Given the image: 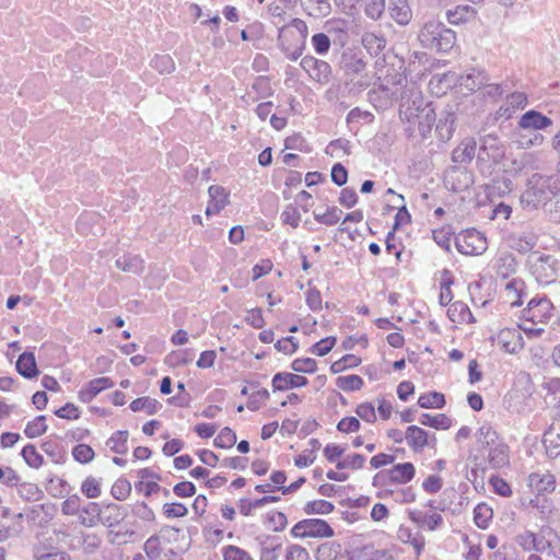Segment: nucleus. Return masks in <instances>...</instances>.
<instances>
[{
	"instance_id": "f3484780",
	"label": "nucleus",
	"mask_w": 560,
	"mask_h": 560,
	"mask_svg": "<svg viewBox=\"0 0 560 560\" xmlns=\"http://www.w3.org/2000/svg\"><path fill=\"white\" fill-rule=\"evenodd\" d=\"M527 103V97L522 92H514L511 93L508 97L505 103L499 107L495 115L497 118H510L514 112L518 108H523Z\"/></svg>"
},
{
	"instance_id": "7ed1b4c3",
	"label": "nucleus",
	"mask_w": 560,
	"mask_h": 560,
	"mask_svg": "<svg viewBox=\"0 0 560 560\" xmlns=\"http://www.w3.org/2000/svg\"><path fill=\"white\" fill-rule=\"evenodd\" d=\"M489 81V77L483 70L472 69L468 73L446 72L443 74H434L431 79V84L435 82L445 83L446 89L454 85H459L469 92H475L483 88Z\"/></svg>"
},
{
	"instance_id": "8fccbe9b",
	"label": "nucleus",
	"mask_w": 560,
	"mask_h": 560,
	"mask_svg": "<svg viewBox=\"0 0 560 560\" xmlns=\"http://www.w3.org/2000/svg\"><path fill=\"white\" fill-rule=\"evenodd\" d=\"M94 455L95 453L93 448L88 444H78L72 448L73 458L81 464H88L92 462Z\"/></svg>"
},
{
	"instance_id": "dca6fc26",
	"label": "nucleus",
	"mask_w": 560,
	"mask_h": 560,
	"mask_svg": "<svg viewBox=\"0 0 560 560\" xmlns=\"http://www.w3.org/2000/svg\"><path fill=\"white\" fill-rule=\"evenodd\" d=\"M528 486L539 494L551 493L556 489V478L549 472H532L528 476Z\"/></svg>"
},
{
	"instance_id": "864d4df0",
	"label": "nucleus",
	"mask_w": 560,
	"mask_h": 560,
	"mask_svg": "<svg viewBox=\"0 0 560 560\" xmlns=\"http://www.w3.org/2000/svg\"><path fill=\"white\" fill-rule=\"evenodd\" d=\"M70 555L66 551L57 549H50L45 551L43 549H36L34 551V560H70Z\"/></svg>"
},
{
	"instance_id": "7c9ffc66",
	"label": "nucleus",
	"mask_w": 560,
	"mask_h": 560,
	"mask_svg": "<svg viewBox=\"0 0 560 560\" xmlns=\"http://www.w3.org/2000/svg\"><path fill=\"white\" fill-rule=\"evenodd\" d=\"M475 15V9L469 5H457L454 10H447L446 18L451 24L464 23Z\"/></svg>"
},
{
	"instance_id": "a18cd8bd",
	"label": "nucleus",
	"mask_w": 560,
	"mask_h": 560,
	"mask_svg": "<svg viewBox=\"0 0 560 560\" xmlns=\"http://www.w3.org/2000/svg\"><path fill=\"white\" fill-rule=\"evenodd\" d=\"M335 506L332 503L326 500H315L307 502L304 506L306 514H329L334 511Z\"/></svg>"
},
{
	"instance_id": "c85d7f7f",
	"label": "nucleus",
	"mask_w": 560,
	"mask_h": 560,
	"mask_svg": "<svg viewBox=\"0 0 560 560\" xmlns=\"http://www.w3.org/2000/svg\"><path fill=\"white\" fill-rule=\"evenodd\" d=\"M304 9L308 15L320 19L331 13V4L329 0H305Z\"/></svg>"
},
{
	"instance_id": "6ab92c4d",
	"label": "nucleus",
	"mask_w": 560,
	"mask_h": 560,
	"mask_svg": "<svg viewBox=\"0 0 560 560\" xmlns=\"http://www.w3.org/2000/svg\"><path fill=\"white\" fill-rule=\"evenodd\" d=\"M445 30L446 27L442 23L429 21L421 28L418 38L424 48H430L434 46L438 37H440Z\"/></svg>"
},
{
	"instance_id": "e433bc0d",
	"label": "nucleus",
	"mask_w": 560,
	"mask_h": 560,
	"mask_svg": "<svg viewBox=\"0 0 560 560\" xmlns=\"http://www.w3.org/2000/svg\"><path fill=\"white\" fill-rule=\"evenodd\" d=\"M128 431H117L107 441L109 448L117 454L127 452Z\"/></svg>"
},
{
	"instance_id": "052dcab7",
	"label": "nucleus",
	"mask_w": 560,
	"mask_h": 560,
	"mask_svg": "<svg viewBox=\"0 0 560 560\" xmlns=\"http://www.w3.org/2000/svg\"><path fill=\"white\" fill-rule=\"evenodd\" d=\"M223 558L224 560H253L247 551L233 545L223 548Z\"/></svg>"
},
{
	"instance_id": "ddd939ff",
	"label": "nucleus",
	"mask_w": 560,
	"mask_h": 560,
	"mask_svg": "<svg viewBox=\"0 0 560 560\" xmlns=\"http://www.w3.org/2000/svg\"><path fill=\"white\" fill-rule=\"evenodd\" d=\"M308 384V381L305 376L289 373V372H279L272 377V388L273 392L277 390H288L291 388L303 387Z\"/></svg>"
},
{
	"instance_id": "5701e85b",
	"label": "nucleus",
	"mask_w": 560,
	"mask_h": 560,
	"mask_svg": "<svg viewBox=\"0 0 560 560\" xmlns=\"http://www.w3.org/2000/svg\"><path fill=\"white\" fill-rule=\"evenodd\" d=\"M477 143L474 139H465L454 149L452 160L455 163H469L476 154Z\"/></svg>"
},
{
	"instance_id": "a211bd4d",
	"label": "nucleus",
	"mask_w": 560,
	"mask_h": 560,
	"mask_svg": "<svg viewBox=\"0 0 560 560\" xmlns=\"http://www.w3.org/2000/svg\"><path fill=\"white\" fill-rule=\"evenodd\" d=\"M388 12L399 25H407L412 19V11L407 0H389Z\"/></svg>"
},
{
	"instance_id": "4d7b16f0",
	"label": "nucleus",
	"mask_w": 560,
	"mask_h": 560,
	"mask_svg": "<svg viewBox=\"0 0 560 560\" xmlns=\"http://www.w3.org/2000/svg\"><path fill=\"white\" fill-rule=\"evenodd\" d=\"M80 510H81V499L77 494H73V495L67 498L61 503V512L65 515H68V516L78 515L79 516Z\"/></svg>"
},
{
	"instance_id": "4be33fe9",
	"label": "nucleus",
	"mask_w": 560,
	"mask_h": 560,
	"mask_svg": "<svg viewBox=\"0 0 560 560\" xmlns=\"http://www.w3.org/2000/svg\"><path fill=\"white\" fill-rule=\"evenodd\" d=\"M509 243L513 249L520 253H527L535 247L537 237L532 232L514 233L510 236Z\"/></svg>"
},
{
	"instance_id": "c03bdc74",
	"label": "nucleus",
	"mask_w": 560,
	"mask_h": 560,
	"mask_svg": "<svg viewBox=\"0 0 560 560\" xmlns=\"http://www.w3.org/2000/svg\"><path fill=\"white\" fill-rule=\"evenodd\" d=\"M45 416H38L26 424L24 433L27 438L34 439L44 434L47 430Z\"/></svg>"
},
{
	"instance_id": "5fc2aeb1",
	"label": "nucleus",
	"mask_w": 560,
	"mask_h": 560,
	"mask_svg": "<svg viewBox=\"0 0 560 560\" xmlns=\"http://www.w3.org/2000/svg\"><path fill=\"white\" fill-rule=\"evenodd\" d=\"M291 369L298 373H315L317 370V362L312 358L295 359L291 363Z\"/></svg>"
},
{
	"instance_id": "c9c22d12",
	"label": "nucleus",
	"mask_w": 560,
	"mask_h": 560,
	"mask_svg": "<svg viewBox=\"0 0 560 560\" xmlns=\"http://www.w3.org/2000/svg\"><path fill=\"white\" fill-rule=\"evenodd\" d=\"M385 8V0H365L364 14L373 21H378L383 16Z\"/></svg>"
},
{
	"instance_id": "ea45409f",
	"label": "nucleus",
	"mask_w": 560,
	"mask_h": 560,
	"mask_svg": "<svg viewBox=\"0 0 560 560\" xmlns=\"http://www.w3.org/2000/svg\"><path fill=\"white\" fill-rule=\"evenodd\" d=\"M151 67L161 74H168L175 70V62L168 55H158L151 60Z\"/></svg>"
},
{
	"instance_id": "bb28decb",
	"label": "nucleus",
	"mask_w": 560,
	"mask_h": 560,
	"mask_svg": "<svg viewBox=\"0 0 560 560\" xmlns=\"http://www.w3.org/2000/svg\"><path fill=\"white\" fill-rule=\"evenodd\" d=\"M410 520L415 522L418 526L424 527L429 530H435L443 523V517L439 513L424 514L421 512H411Z\"/></svg>"
},
{
	"instance_id": "9d476101",
	"label": "nucleus",
	"mask_w": 560,
	"mask_h": 560,
	"mask_svg": "<svg viewBox=\"0 0 560 560\" xmlns=\"http://www.w3.org/2000/svg\"><path fill=\"white\" fill-rule=\"evenodd\" d=\"M301 67L308 73L311 79L320 84H326L330 80L331 67L324 60L316 59L313 56H305L301 60Z\"/></svg>"
},
{
	"instance_id": "473e14b6",
	"label": "nucleus",
	"mask_w": 560,
	"mask_h": 560,
	"mask_svg": "<svg viewBox=\"0 0 560 560\" xmlns=\"http://www.w3.org/2000/svg\"><path fill=\"white\" fill-rule=\"evenodd\" d=\"M499 339L500 342L503 343L505 351L509 353H515L522 348V345L520 343L522 337L517 331L502 330L499 335Z\"/></svg>"
},
{
	"instance_id": "4468645a",
	"label": "nucleus",
	"mask_w": 560,
	"mask_h": 560,
	"mask_svg": "<svg viewBox=\"0 0 560 560\" xmlns=\"http://www.w3.org/2000/svg\"><path fill=\"white\" fill-rule=\"evenodd\" d=\"M208 194L210 200L206 209V215L211 217L218 214L229 203V192L220 185H211L208 188Z\"/></svg>"
},
{
	"instance_id": "6e6d98bb",
	"label": "nucleus",
	"mask_w": 560,
	"mask_h": 560,
	"mask_svg": "<svg viewBox=\"0 0 560 560\" xmlns=\"http://www.w3.org/2000/svg\"><path fill=\"white\" fill-rule=\"evenodd\" d=\"M447 314L452 322H463L465 320L466 315L471 316V313L466 304L459 301L451 304Z\"/></svg>"
},
{
	"instance_id": "680f3d73",
	"label": "nucleus",
	"mask_w": 560,
	"mask_h": 560,
	"mask_svg": "<svg viewBox=\"0 0 560 560\" xmlns=\"http://www.w3.org/2000/svg\"><path fill=\"white\" fill-rule=\"evenodd\" d=\"M355 413L360 419L369 423H374L376 421L375 407L371 402L360 404L355 408Z\"/></svg>"
},
{
	"instance_id": "423d86ee",
	"label": "nucleus",
	"mask_w": 560,
	"mask_h": 560,
	"mask_svg": "<svg viewBox=\"0 0 560 560\" xmlns=\"http://www.w3.org/2000/svg\"><path fill=\"white\" fill-rule=\"evenodd\" d=\"M456 248L464 255H481L487 249L486 237L477 230L462 232L455 241Z\"/></svg>"
},
{
	"instance_id": "a878e982",
	"label": "nucleus",
	"mask_w": 560,
	"mask_h": 560,
	"mask_svg": "<svg viewBox=\"0 0 560 560\" xmlns=\"http://www.w3.org/2000/svg\"><path fill=\"white\" fill-rule=\"evenodd\" d=\"M101 506L96 502H90L79 513V522L84 527H94L100 523Z\"/></svg>"
},
{
	"instance_id": "4c0bfd02",
	"label": "nucleus",
	"mask_w": 560,
	"mask_h": 560,
	"mask_svg": "<svg viewBox=\"0 0 560 560\" xmlns=\"http://www.w3.org/2000/svg\"><path fill=\"white\" fill-rule=\"evenodd\" d=\"M454 44L455 33L452 30L446 28L443 31V34L438 37L434 46H431L429 49H434L440 52H447L453 48Z\"/></svg>"
},
{
	"instance_id": "39448f33",
	"label": "nucleus",
	"mask_w": 560,
	"mask_h": 560,
	"mask_svg": "<svg viewBox=\"0 0 560 560\" xmlns=\"http://www.w3.org/2000/svg\"><path fill=\"white\" fill-rule=\"evenodd\" d=\"M366 65L368 63L364 60L363 56H361V54L359 52L345 51L341 56V70L345 72L347 77H361L359 85L364 89L370 85V80L365 74Z\"/></svg>"
},
{
	"instance_id": "a19ab883",
	"label": "nucleus",
	"mask_w": 560,
	"mask_h": 560,
	"mask_svg": "<svg viewBox=\"0 0 560 560\" xmlns=\"http://www.w3.org/2000/svg\"><path fill=\"white\" fill-rule=\"evenodd\" d=\"M21 455L25 463L32 468H39L44 463L43 456L37 452L33 444L25 445Z\"/></svg>"
},
{
	"instance_id": "774afa93",
	"label": "nucleus",
	"mask_w": 560,
	"mask_h": 560,
	"mask_svg": "<svg viewBox=\"0 0 560 560\" xmlns=\"http://www.w3.org/2000/svg\"><path fill=\"white\" fill-rule=\"evenodd\" d=\"M131 491L130 483L127 480H118L112 487V494L117 500H125Z\"/></svg>"
},
{
	"instance_id": "f704fd0d",
	"label": "nucleus",
	"mask_w": 560,
	"mask_h": 560,
	"mask_svg": "<svg viewBox=\"0 0 560 560\" xmlns=\"http://www.w3.org/2000/svg\"><path fill=\"white\" fill-rule=\"evenodd\" d=\"M282 545L276 538H268L261 545L260 560H277L280 556Z\"/></svg>"
},
{
	"instance_id": "393cba45",
	"label": "nucleus",
	"mask_w": 560,
	"mask_h": 560,
	"mask_svg": "<svg viewBox=\"0 0 560 560\" xmlns=\"http://www.w3.org/2000/svg\"><path fill=\"white\" fill-rule=\"evenodd\" d=\"M18 372L25 378L35 377L39 371L33 352H23L16 361Z\"/></svg>"
},
{
	"instance_id": "aec40b11",
	"label": "nucleus",
	"mask_w": 560,
	"mask_h": 560,
	"mask_svg": "<svg viewBox=\"0 0 560 560\" xmlns=\"http://www.w3.org/2000/svg\"><path fill=\"white\" fill-rule=\"evenodd\" d=\"M114 386L109 377H98L89 382L88 387L79 392V398L83 402H90L102 390Z\"/></svg>"
},
{
	"instance_id": "412c9836",
	"label": "nucleus",
	"mask_w": 560,
	"mask_h": 560,
	"mask_svg": "<svg viewBox=\"0 0 560 560\" xmlns=\"http://www.w3.org/2000/svg\"><path fill=\"white\" fill-rule=\"evenodd\" d=\"M361 44L371 56H378L386 47V39L381 33L365 32L361 37Z\"/></svg>"
},
{
	"instance_id": "2eb2a0df",
	"label": "nucleus",
	"mask_w": 560,
	"mask_h": 560,
	"mask_svg": "<svg viewBox=\"0 0 560 560\" xmlns=\"http://www.w3.org/2000/svg\"><path fill=\"white\" fill-rule=\"evenodd\" d=\"M101 514L100 523L107 528H115L127 517L128 511L122 505L110 503L103 509L101 508Z\"/></svg>"
},
{
	"instance_id": "c756f323",
	"label": "nucleus",
	"mask_w": 560,
	"mask_h": 560,
	"mask_svg": "<svg viewBox=\"0 0 560 560\" xmlns=\"http://www.w3.org/2000/svg\"><path fill=\"white\" fill-rule=\"evenodd\" d=\"M160 408V404L156 399L148 396L139 397L131 401L130 409L133 412L144 411L147 415H155Z\"/></svg>"
},
{
	"instance_id": "13d9d810",
	"label": "nucleus",
	"mask_w": 560,
	"mask_h": 560,
	"mask_svg": "<svg viewBox=\"0 0 560 560\" xmlns=\"http://www.w3.org/2000/svg\"><path fill=\"white\" fill-rule=\"evenodd\" d=\"M310 555L307 550L300 545H290L287 547L283 555V560H308Z\"/></svg>"
},
{
	"instance_id": "9b49d317",
	"label": "nucleus",
	"mask_w": 560,
	"mask_h": 560,
	"mask_svg": "<svg viewBox=\"0 0 560 560\" xmlns=\"http://www.w3.org/2000/svg\"><path fill=\"white\" fill-rule=\"evenodd\" d=\"M552 125V120L536 110H528L525 113L520 121L518 129L523 131L537 132L538 130L546 129Z\"/></svg>"
},
{
	"instance_id": "79ce46f5",
	"label": "nucleus",
	"mask_w": 560,
	"mask_h": 560,
	"mask_svg": "<svg viewBox=\"0 0 560 560\" xmlns=\"http://www.w3.org/2000/svg\"><path fill=\"white\" fill-rule=\"evenodd\" d=\"M336 385L345 392L359 390L363 386V380L361 376L354 374L339 376L336 380Z\"/></svg>"
},
{
	"instance_id": "338daca9",
	"label": "nucleus",
	"mask_w": 560,
	"mask_h": 560,
	"mask_svg": "<svg viewBox=\"0 0 560 560\" xmlns=\"http://www.w3.org/2000/svg\"><path fill=\"white\" fill-rule=\"evenodd\" d=\"M360 421L355 417H345L342 418L338 424L337 430L342 433H352L360 430Z\"/></svg>"
},
{
	"instance_id": "69168bd1",
	"label": "nucleus",
	"mask_w": 560,
	"mask_h": 560,
	"mask_svg": "<svg viewBox=\"0 0 560 560\" xmlns=\"http://www.w3.org/2000/svg\"><path fill=\"white\" fill-rule=\"evenodd\" d=\"M335 343H336L335 337L324 338V339L319 340L318 342H316L315 345H313L312 352L318 357H324L328 352H330V350L334 348Z\"/></svg>"
},
{
	"instance_id": "72a5a7b5",
	"label": "nucleus",
	"mask_w": 560,
	"mask_h": 560,
	"mask_svg": "<svg viewBox=\"0 0 560 560\" xmlns=\"http://www.w3.org/2000/svg\"><path fill=\"white\" fill-rule=\"evenodd\" d=\"M492 517L493 511L486 503H479L474 510V521L479 528L486 529Z\"/></svg>"
},
{
	"instance_id": "2f4dec72",
	"label": "nucleus",
	"mask_w": 560,
	"mask_h": 560,
	"mask_svg": "<svg viewBox=\"0 0 560 560\" xmlns=\"http://www.w3.org/2000/svg\"><path fill=\"white\" fill-rule=\"evenodd\" d=\"M419 422L422 425L431 427L438 430H446L451 427L452 420L444 413L431 416L429 413H422Z\"/></svg>"
},
{
	"instance_id": "0e129e2a",
	"label": "nucleus",
	"mask_w": 560,
	"mask_h": 560,
	"mask_svg": "<svg viewBox=\"0 0 560 560\" xmlns=\"http://www.w3.org/2000/svg\"><path fill=\"white\" fill-rule=\"evenodd\" d=\"M312 44L315 51L319 55H325L330 48V39L324 33H317L312 36Z\"/></svg>"
},
{
	"instance_id": "f257e3e1",
	"label": "nucleus",
	"mask_w": 560,
	"mask_h": 560,
	"mask_svg": "<svg viewBox=\"0 0 560 560\" xmlns=\"http://www.w3.org/2000/svg\"><path fill=\"white\" fill-rule=\"evenodd\" d=\"M478 443L488 448L487 462L491 469H501L510 465L509 446L499 439L498 433L488 424L479 428L477 432Z\"/></svg>"
},
{
	"instance_id": "49530a36",
	"label": "nucleus",
	"mask_w": 560,
	"mask_h": 560,
	"mask_svg": "<svg viewBox=\"0 0 560 560\" xmlns=\"http://www.w3.org/2000/svg\"><path fill=\"white\" fill-rule=\"evenodd\" d=\"M102 545V538L94 533H82V550L85 555L95 553Z\"/></svg>"
},
{
	"instance_id": "1a4fd4ad",
	"label": "nucleus",
	"mask_w": 560,
	"mask_h": 560,
	"mask_svg": "<svg viewBox=\"0 0 560 560\" xmlns=\"http://www.w3.org/2000/svg\"><path fill=\"white\" fill-rule=\"evenodd\" d=\"M552 304L546 299H532L523 311V318L534 325L542 324L552 316Z\"/></svg>"
},
{
	"instance_id": "58836bf2",
	"label": "nucleus",
	"mask_w": 560,
	"mask_h": 560,
	"mask_svg": "<svg viewBox=\"0 0 560 560\" xmlns=\"http://www.w3.org/2000/svg\"><path fill=\"white\" fill-rule=\"evenodd\" d=\"M418 405L421 408H442L445 405V397L438 392L423 394L419 397Z\"/></svg>"
},
{
	"instance_id": "0eeeda50",
	"label": "nucleus",
	"mask_w": 560,
	"mask_h": 560,
	"mask_svg": "<svg viewBox=\"0 0 560 560\" xmlns=\"http://www.w3.org/2000/svg\"><path fill=\"white\" fill-rule=\"evenodd\" d=\"M415 475L416 469L411 463L397 464L388 470L376 474L373 478V485L378 486L385 479H388L393 483L404 485L411 481Z\"/></svg>"
},
{
	"instance_id": "b1692460",
	"label": "nucleus",
	"mask_w": 560,
	"mask_h": 560,
	"mask_svg": "<svg viewBox=\"0 0 560 560\" xmlns=\"http://www.w3.org/2000/svg\"><path fill=\"white\" fill-rule=\"evenodd\" d=\"M115 264L124 272L138 275L144 270V260L139 255H124L117 258Z\"/></svg>"
},
{
	"instance_id": "de8ad7c7",
	"label": "nucleus",
	"mask_w": 560,
	"mask_h": 560,
	"mask_svg": "<svg viewBox=\"0 0 560 560\" xmlns=\"http://www.w3.org/2000/svg\"><path fill=\"white\" fill-rule=\"evenodd\" d=\"M365 457L361 454H352L339 460L336 465L337 469L357 470L364 466Z\"/></svg>"
},
{
	"instance_id": "20e7f679",
	"label": "nucleus",
	"mask_w": 560,
	"mask_h": 560,
	"mask_svg": "<svg viewBox=\"0 0 560 560\" xmlns=\"http://www.w3.org/2000/svg\"><path fill=\"white\" fill-rule=\"evenodd\" d=\"M291 535L295 538H330L334 529L324 520L306 518L293 526Z\"/></svg>"
},
{
	"instance_id": "37998d69",
	"label": "nucleus",
	"mask_w": 560,
	"mask_h": 560,
	"mask_svg": "<svg viewBox=\"0 0 560 560\" xmlns=\"http://www.w3.org/2000/svg\"><path fill=\"white\" fill-rule=\"evenodd\" d=\"M342 211L337 207L328 208L325 212L314 211V218L317 222L331 226L336 224Z\"/></svg>"
},
{
	"instance_id": "3c124183",
	"label": "nucleus",
	"mask_w": 560,
	"mask_h": 560,
	"mask_svg": "<svg viewBox=\"0 0 560 560\" xmlns=\"http://www.w3.org/2000/svg\"><path fill=\"white\" fill-rule=\"evenodd\" d=\"M235 443L236 434L229 427L223 428L219 435L214 439V445L221 448L232 447Z\"/></svg>"
},
{
	"instance_id": "603ef678",
	"label": "nucleus",
	"mask_w": 560,
	"mask_h": 560,
	"mask_svg": "<svg viewBox=\"0 0 560 560\" xmlns=\"http://www.w3.org/2000/svg\"><path fill=\"white\" fill-rule=\"evenodd\" d=\"M45 514V505H34L27 510H25V518L28 523L43 526L47 523V520L44 517Z\"/></svg>"
},
{
	"instance_id": "f8f14e48",
	"label": "nucleus",
	"mask_w": 560,
	"mask_h": 560,
	"mask_svg": "<svg viewBox=\"0 0 560 560\" xmlns=\"http://www.w3.org/2000/svg\"><path fill=\"white\" fill-rule=\"evenodd\" d=\"M405 440L407 441L409 447L416 452L420 453L427 445H430L431 442L436 441L435 436L430 439L427 431L418 425H409L405 432Z\"/></svg>"
},
{
	"instance_id": "f03ea898",
	"label": "nucleus",
	"mask_w": 560,
	"mask_h": 560,
	"mask_svg": "<svg viewBox=\"0 0 560 560\" xmlns=\"http://www.w3.org/2000/svg\"><path fill=\"white\" fill-rule=\"evenodd\" d=\"M560 191L559 178L552 180L541 176H533L526 190L522 195V202L534 208L545 206L552 197Z\"/></svg>"
},
{
	"instance_id": "bf43d9fd",
	"label": "nucleus",
	"mask_w": 560,
	"mask_h": 560,
	"mask_svg": "<svg viewBox=\"0 0 560 560\" xmlns=\"http://www.w3.org/2000/svg\"><path fill=\"white\" fill-rule=\"evenodd\" d=\"M163 514L167 518L184 517L188 514V509L179 502L165 503L163 505Z\"/></svg>"
},
{
	"instance_id": "6e6552de",
	"label": "nucleus",
	"mask_w": 560,
	"mask_h": 560,
	"mask_svg": "<svg viewBox=\"0 0 560 560\" xmlns=\"http://www.w3.org/2000/svg\"><path fill=\"white\" fill-rule=\"evenodd\" d=\"M556 259L550 255H539L530 262V271L536 280L542 284H549L556 280Z\"/></svg>"
},
{
	"instance_id": "cd10ccee",
	"label": "nucleus",
	"mask_w": 560,
	"mask_h": 560,
	"mask_svg": "<svg viewBox=\"0 0 560 560\" xmlns=\"http://www.w3.org/2000/svg\"><path fill=\"white\" fill-rule=\"evenodd\" d=\"M516 541L526 551H542L546 546V541L542 537L539 538L536 534L529 530L517 535Z\"/></svg>"
},
{
	"instance_id": "e2e57ef3",
	"label": "nucleus",
	"mask_w": 560,
	"mask_h": 560,
	"mask_svg": "<svg viewBox=\"0 0 560 560\" xmlns=\"http://www.w3.org/2000/svg\"><path fill=\"white\" fill-rule=\"evenodd\" d=\"M268 525L273 532H281L287 526V516L282 512H271L267 516Z\"/></svg>"
},
{
	"instance_id": "09e8293b",
	"label": "nucleus",
	"mask_w": 560,
	"mask_h": 560,
	"mask_svg": "<svg viewBox=\"0 0 560 560\" xmlns=\"http://www.w3.org/2000/svg\"><path fill=\"white\" fill-rule=\"evenodd\" d=\"M81 491L86 498L96 499L102 493L101 483L96 478L90 476L82 482Z\"/></svg>"
}]
</instances>
